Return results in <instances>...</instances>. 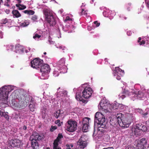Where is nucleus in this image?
Segmentation results:
<instances>
[{"label": "nucleus", "mask_w": 149, "mask_h": 149, "mask_svg": "<svg viewBox=\"0 0 149 149\" xmlns=\"http://www.w3.org/2000/svg\"><path fill=\"white\" fill-rule=\"evenodd\" d=\"M53 149H61V148L60 147H58L53 148Z\"/></svg>", "instance_id": "63"}, {"label": "nucleus", "mask_w": 149, "mask_h": 149, "mask_svg": "<svg viewBox=\"0 0 149 149\" xmlns=\"http://www.w3.org/2000/svg\"><path fill=\"white\" fill-rule=\"evenodd\" d=\"M141 134V131L138 129L136 126L131 128L129 132V134L130 137L134 136L136 137L140 135Z\"/></svg>", "instance_id": "8"}, {"label": "nucleus", "mask_w": 149, "mask_h": 149, "mask_svg": "<svg viewBox=\"0 0 149 149\" xmlns=\"http://www.w3.org/2000/svg\"><path fill=\"white\" fill-rule=\"evenodd\" d=\"M60 120H58L55 121V123L56 124L58 125V126H60L61 125V124L60 123Z\"/></svg>", "instance_id": "49"}, {"label": "nucleus", "mask_w": 149, "mask_h": 149, "mask_svg": "<svg viewBox=\"0 0 149 149\" xmlns=\"http://www.w3.org/2000/svg\"><path fill=\"white\" fill-rule=\"evenodd\" d=\"M105 116L102 114L100 112H97L95 114V122L97 121V120L103 118Z\"/></svg>", "instance_id": "18"}, {"label": "nucleus", "mask_w": 149, "mask_h": 149, "mask_svg": "<svg viewBox=\"0 0 149 149\" xmlns=\"http://www.w3.org/2000/svg\"><path fill=\"white\" fill-rule=\"evenodd\" d=\"M23 129L24 130H26V127L25 125H24L23 127Z\"/></svg>", "instance_id": "64"}, {"label": "nucleus", "mask_w": 149, "mask_h": 149, "mask_svg": "<svg viewBox=\"0 0 149 149\" xmlns=\"http://www.w3.org/2000/svg\"><path fill=\"white\" fill-rule=\"evenodd\" d=\"M31 141V146L33 149H37L39 148L38 144L37 141L30 140Z\"/></svg>", "instance_id": "19"}, {"label": "nucleus", "mask_w": 149, "mask_h": 149, "mask_svg": "<svg viewBox=\"0 0 149 149\" xmlns=\"http://www.w3.org/2000/svg\"><path fill=\"white\" fill-rule=\"evenodd\" d=\"M7 47V50H10L12 51L13 49L14 46L13 45H10V44H8Z\"/></svg>", "instance_id": "38"}, {"label": "nucleus", "mask_w": 149, "mask_h": 149, "mask_svg": "<svg viewBox=\"0 0 149 149\" xmlns=\"http://www.w3.org/2000/svg\"><path fill=\"white\" fill-rule=\"evenodd\" d=\"M94 23L95 24H96V26L97 27H98L100 26V23L99 22H98L97 21H95L94 22Z\"/></svg>", "instance_id": "51"}, {"label": "nucleus", "mask_w": 149, "mask_h": 149, "mask_svg": "<svg viewBox=\"0 0 149 149\" xmlns=\"http://www.w3.org/2000/svg\"><path fill=\"white\" fill-rule=\"evenodd\" d=\"M38 19V16L36 15L32 16L31 17V19L33 22H36Z\"/></svg>", "instance_id": "41"}, {"label": "nucleus", "mask_w": 149, "mask_h": 149, "mask_svg": "<svg viewBox=\"0 0 149 149\" xmlns=\"http://www.w3.org/2000/svg\"><path fill=\"white\" fill-rule=\"evenodd\" d=\"M88 125H83L82 130L84 132H86L87 131L88 128Z\"/></svg>", "instance_id": "31"}, {"label": "nucleus", "mask_w": 149, "mask_h": 149, "mask_svg": "<svg viewBox=\"0 0 149 149\" xmlns=\"http://www.w3.org/2000/svg\"><path fill=\"white\" fill-rule=\"evenodd\" d=\"M17 0V1L18 3L19 4H20V3H21L22 2L21 0Z\"/></svg>", "instance_id": "62"}, {"label": "nucleus", "mask_w": 149, "mask_h": 149, "mask_svg": "<svg viewBox=\"0 0 149 149\" xmlns=\"http://www.w3.org/2000/svg\"><path fill=\"white\" fill-rule=\"evenodd\" d=\"M43 139L42 135H39L36 132H34L30 138V140L39 141L42 140Z\"/></svg>", "instance_id": "11"}, {"label": "nucleus", "mask_w": 149, "mask_h": 149, "mask_svg": "<svg viewBox=\"0 0 149 149\" xmlns=\"http://www.w3.org/2000/svg\"><path fill=\"white\" fill-rule=\"evenodd\" d=\"M30 102V103H31L32 104H35L36 103V102L35 99L32 97H31Z\"/></svg>", "instance_id": "47"}, {"label": "nucleus", "mask_w": 149, "mask_h": 149, "mask_svg": "<svg viewBox=\"0 0 149 149\" xmlns=\"http://www.w3.org/2000/svg\"><path fill=\"white\" fill-rule=\"evenodd\" d=\"M28 10H25L24 11H23V13H24L25 14H27L28 13Z\"/></svg>", "instance_id": "60"}, {"label": "nucleus", "mask_w": 149, "mask_h": 149, "mask_svg": "<svg viewBox=\"0 0 149 149\" xmlns=\"http://www.w3.org/2000/svg\"><path fill=\"white\" fill-rule=\"evenodd\" d=\"M41 37V36L40 35H38L37 33H35L34 34L33 36V38L36 39H38L40 38Z\"/></svg>", "instance_id": "40"}, {"label": "nucleus", "mask_w": 149, "mask_h": 149, "mask_svg": "<svg viewBox=\"0 0 149 149\" xmlns=\"http://www.w3.org/2000/svg\"><path fill=\"white\" fill-rule=\"evenodd\" d=\"M59 141L55 139L54 140L53 143V148L59 147L58 146V142Z\"/></svg>", "instance_id": "34"}, {"label": "nucleus", "mask_w": 149, "mask_h": 149, "mask_svg": "<svg viewBox=\"0 0 149 149\" xmlns=\"http://www.w3.org/2000/svg\"><path fill=\"white\" fill-rule=\"evenodd\" d=\"M34 11L32 10H28V14L29 15H33L34 14Z\"/></svg>", "instance_id": "46"}, {"label": "nucleus", "mask_w": 149, "mask_h": 149, "mask_svg": "<svg viewBox=\"0 0 149 149\" xmlns=\"http://www.w3.org/2000/svg\"><path fill=\"white\" fill-rule=\"evenodd\" d=\"M15 6L18 7V9L19 10H24L26 8V7L24 5L20 4H16Z\"/></svg>", "instance_id": "24"}, {"label": "nucleus", "mask_w": 149, "mask_h": 149, "mask_svg": "<svg viewBox=\"0 0 149 149\" xmlns=\"http://www.w3.org/2000/svg\"><path fill=\"white\" fill-rule=\"evenodd\" d=\"M122 116L123 115L122 113H118L116 115V117H115L114 118H116V119L119 120V121H118L121 122V121H122V120L123 119L122 118Z\"/></svg>", "instance_id": "23"}, {"label": "nucleus", "mask_w": 149, "mask_h": 149, "mask_svg": "<svg viewBox=\"0 0 149 149\" xmlns=\"http://www.w3.org/2000/svg\"><path fill=\"white\" fill-rule=\"evenodd\" d=\"M29 24V22L26 21L22 23L21 24V26L23 27H24L28 25Z\"/></svg>", "instance_id": "42"}, {"label": "nucleus", "mask_w": 149, "mask_h": 149, "mask_svg": "<svg viewBox=\"0 0 149 149\" xmlns=\"http://www.w3.org/2000/svg\"><path fill=\"white\" fill-rule=\"evenodd\" d=\"M5 12H6L7 14H8L10 13V10L9 9H6V11H5Z\"/></svg>", "instance_id": "61"}, {"label": "nucleus", "mask_w": 149, "mask_h": 149, "mask_svg": "<svg viewBox=\"0 0 149 149\" xmlns=\"http://www.w3.org/2000/svg\"><path fill=\"white\" fill-rule=\"evenodd\" d=\"M135 126L140 131L146 132L147 131V129L146 126L141 123L136 124Z\"/></svg>", "instance_id": "17"}, {"label": "nucleus", "mask_w": 149, "mask_h": 149, "mask_svg": "<svg viewBox=\"0 0 149 149\" xmlns=\"http://www.w3.org/2000/svg\"><path fill=\"white\" fill-rule=\"evenodd\" d=\"M66 127L67 131L73 132L77 130V123L75 121L70 120L66 123Z\"/></svg>", "instance_id": "2"}, {"label": "nucleus", "mask_w": 149, "mask_h": 149, "mask_svg": "<svg viewBox=\"0 0 149 149\" xmlns=\"http://www.w3.org/2000/svg\"><path fill=\"white\" fill-rule=\"evenodd\" d=\"M145 44V41L143 40H142L140 42L139 45H144Z\"/></svg>", "instance_id": "55"}, {"label": "nucleus", "mask_w": 149, "mask_h": 149, "mask_svg": "<svg viewBox=\"0 0 149 149\" xmlns=\"http://www.w3.org/2000/svg\"><path fill=\"white\" fill-rule=\"evenodd\" d=\"M135 96H136L137 99H143L144 97V95L143 92L139 91L137 93V94H135Z\"/></svg>", "instance_id": "20"}, {"label": "nucleus", "mask_w": 149, "mask_h": 149, "mask_svg": "<svg viewBox=\"0 0 149 149\" xmlns=\"http://www.w3.org/2000/svg\"><path fill=\"white\" fill-rule=\"evenodd\" d=\"M131 96H132V99L133 100H134L135 99H137V97L136 95H134L135 94H137V93H131Z\"/></svg>", "instance_id": "36"}, {"label": "nucleus", "mask_w": 149, "mask_h": 149, "mask_svg": "<svg viewBox=\"0 0 149 149\" xmlns=\"http://www.w3.org/2000/svg\"><path fill=\"white\" fill-rule=\"evenodd\" d=\"M8 143L12 147H19L21 144V141L18 139H12L9 141Z\"/></svg>", "instance_id": "10"}, {"label": "nucleus", "mask_w": 149, "mask_h": 149, "mask_svg": "<svg viewBox=\"0 0 149 149\" xmlns=\"http://www.w3.org/2000/svg\"><path fill=\"white\" fill-rule=\"evenodd\" d=\"M95 122H97L98 124L97 130L98 131L104 132V129L107 128L105 117L97 120V121Z\"/></svg>", "instance_id": "3"}, {"label": "nucleus", "mask_w": 149, "mask_h": 149, "mask_svg": "<svg viewBox=\"0 0 149 149\" xmlns=\"http://www.w3.org/2000/svg\"><path fill=\"white\" fill-rule=\"evenodd\" d=\"M25 99L24 100L25 101V102H26V103H28L29 102V97H25Z\"/></svg>", "instance_id": "50"}, {"label": "nucleus", "mask_w": 149, "mask_h": 149, "mask_svg": "<svg viewBox=\"0 0 149 149\" xmlns=\"http://www.w3.org/2000/svg\"><path fill=\"white\" fill-rule=\"evenodd\" d=\"M115 70H118L119 71H122L123 72H124L123 70L121 69L120 68L118 67H116L115 68Z\"/></svg>", "instance_id": "53"}, {"label": "nucleus", "mask_w": 149, "mask_h": 149, "mask_svg": "<svg viewBox=\"0 0 149 149\" xmlns=\"http://www.w3.org/2000/svg\"><path fill=\"white\" fill-rule=\"evenodd\" d=\"M64 21L65 22H67V21H69L70 22H71L72 21V19L70 18L69 16H67L66 19L64 20Z\"/></svg>", "instance_id": "39"}, {"label": "nucleus", "mask_w": 149, "mask_h": 149, "mask_svg": "<svg viewBox=\"0 0 149 149\" xmlns=\"http://www.w3.org/2000/svg\"><path fill=\"white\" fill-rule=\"evenodd\" d=\"M57 126H52L50 128V131L51 132H53L55 130L57 129Z\"/></svg>", "instance_id": "44"}, {"label": "nucleus", "mask_w": 149, "mask_h": 149, "mask_svg": "<svg viewBox=\"0 0 149 149\" xmlns=\"http://www.w3.org/2000/svg\"><path fill=\"white\" fill-rule=\"evenodd\" d=\"M116 78L118 80H119L121 79V77L117 75H116Z\"/></svg>", "instance_id": "57"}, {"label": "nucleus", "mask_w": 149, "mask_h": 149, "mask_svg": "<svg viewBox=\"0 0 149 149\" xmlns=\"http://www.w3.org/2000/svg\"><path fill=\"white\" fill-rule=\"evenodd\" d=\"M125 149H135V148L133 146H129L128 147H127Z\"/></svg>", "instance_id": "54"}, {"label": "nucleus", "mask_w": 149, "mask_h": 149, "mask_svg": "<svg viewBox=\"0 0 149 149\" xmlns=\"http://www.w3.org/2000/svg\"><path fill=\"white\" fill-rule=\"evenodd\" d=\"M90 119L89 118H84L82 121L83 125L89 124V122Z\"/></svg>", "instance_id": "27"}, {"label": "nucleus", "mask_w": 149, "mask_h": 149, "mask_svg": "<svg viewBox=\"0 0 149 149\" xmlns=\"http://www.w3.org/2000/svg\"><path fill=\"white\" fill-rule=\"evenodd\" d=\"M8 19L5 18L4 19H3L1 21V23L2 24H5L8 22Z\"/></svg>", "instance_id": "48"}, {"label": "nucleus", "mask_w": 149, "mask_h": 149, "mask_svg": "<svg viewBox=\"0 0 149 149\" xmlns=\"http://www.w3.org/2000/svg\"><path fill=\"white\" fill-rule=\"evenodd\" d=\"M8 88L10 89H8V92L3 91L1 89H0V101L6 102L7 100L8 97V93L11 92L13 90V89L10 86H9Z\"/></svg>", "instance_id": "5"}, {"label": "nucleus", "mask_w": 149, "mask_h": 149, "mask_svg": "<svg viewBox=\"0 0 149 149\" xmlns=\"http://www.w3.org/2000/svg\"><path fill=\"white\" fill-rule=\"evenodd\" d=\"M43 12L45 16V19L50 16L53 15L52 10L49 9L45 8L43 10Z\"/></svg>", "instance_id": "14"}, {"label": "nucleus", "mask_w": 149, "mask_h": 149, "mask_svg": "<svg viewBox=\"0 0 149 149\" xmlns=\"http://www.w3.org/2000/svg\"><path fill=\"white\" fill-rule=\"evenodd\" d=\"M66 149H77L76 148H73V145L71 143L70 144H67L66 145Z\"/></svg>", "instance_id": "35"}, {"label": "nucleus", "mask_w": 149, "mask_h": 149, "mask_svg": "<svg viewBox=\"0 0 149 149\" xmlns=\"http://www.w3.org/2000/svg\"><path fill=\"white\" fill-rule=\"evenodd\" d=\"M60 110H58L54 113V116L56 118H58L60 116Z\"/></svg>", "instance_id": "28"}, {"label": "nucleus", "mask_w": 149, "mask_h": 149, "mask_svg": "<svg viewBox=\"0 0 149 149\" xmlns=\"http://www.w3.org/2000/svg\"><path fill=\"white\" fill-rule=\"evenodd\" d=\"M93 91L92 89L89 87H86L84 88L82 92V95L81 93H77L76 98L77 100L84 102V100L83 97L85 99H88L90 97Z\"/></svg>", "instance_id": "1"}, {"label": "nucleus", "mask_w": 149, "mask_h": 149, "mask_svg": "<svg viewBox=\"0 0 149 149\" xmlns=\"http://www.w3.org/2000/svg\"><path fill=\"white\" fill-rule=\"evenodd\" d=\"M124 93L125 95H123L121 97L122 99L125 97L126 96H130L131 95V93H132L133 92H130L127 90H125V91Z\"/></svg>", "instance_id": "25"}, {"label": "nucleus", "mask_w": 149, "mask_h": 149, "mask_svg": "<svg viewBox=\"0 0 149 149\" xmlns=\"http://www.w3.org/2000/svg\"><path fill=\"white\" fill-rule=\"evenodd\" d=\"M131 5V4L130 3H128V4H127V5L126 6L128 7L127 10H128V11L130 10L129 7Z\"/></svg>", "instance_id": "56"}, {"label": "nucleus", "mask_w": 149, "mask_h": 149, "mask_svg": "<svg viewBox=\"0 0 149 149\" xmlns=\"http://www.w3.org/2000/svg\"><path fill=\"white\" fill-rule=\"evenodd\" d=\"M35 104H32L31 103H30L29 105V107L30 110L31 111H34L35 109Z\"/></svg>", "instance_id": "29"}, {"label": "nucleus", "mask_w": 149, "mask_h": 149, "mask_svg": "<svg viewBox=\"0 0 149 149\" xmlns=\"http://www.w3.org/2000/svg\"><path fill=\"white\" fill-rule=\"evenodd\" d=\"M43 61L39 58H35L31 61V66L33 68H40L43 65Z\"/></svg>", "instance_id": "6"}, {"label": "nucleus", "mask_w": 149, "mask_h": 149, "mask_svg": "<svg viewBox=\"0 0 149 149\" xmlns=\"http://www.w3.org/2000/svg\"><path fill=\"white\" fill-rule=\"evenodd\" d=\"M136 111L137 112H138L141 115H143V117L145 116L148 114L147 112H146L144 113L143 112L142 109H141L138 108L136 109Z\"/></svg>", "instance_id": "26"}, {"label": "nucleus", "mask_w": 149, "mask_h": 149, "mask_svg": "<svg viewBox=\"0 0 149 149\" xmlns=\"http://www.w3.org/2000/svg\"><path fill=\"white\" fill-rule=\"evenodd\" d=\"M102 149H114L112 147H108L107 148H104Z\"/></svg>", "instance_id": "59"}, {"label": "nucleus", "mask_w": 149, "mask_h": 149, "mask_svg": "<svg viewBox=\"0 0 149 149\" xmlns=\"http://www.w3.org/2000/svg\"><path fill=\"white\" fill-rule=\"evenodd\" d=\"M121 124L124 127H127L131 123V121L128 118H125L121 121Z\"/></svg>", "instance_id": "16"}, {"label": "nucleus", "mask_w": 149, "mask_h": 149, "mask_svg": "<svg viewBox=\"0 0 149 149\" xmlns=\"http://www.w3.org/2000/svg\"><path fill=\"white\" fill-rule=\"evenodd\" d=\"M59 49H61L62 50H64V47L62 46H60L59 47Z\"/></svg>", "instance_id": "58"}, {"label": "nucleus", "mask_w": 149, "mask_h": 149, "mask_svg": "<svg viewBox=\"0 0 149 149\" xmlns=\"http://www.w3.org/2000/svg\"><path fill=\"white\" fill-rule=\"evenodd\" d=\"M12 13H13L15 17L16 18H18L21 16V14L17 10H13L12 11Z\"/></svg>", "instance_id": "21"}, {"label": "nucleus", "mask_w": 149, "mask_h": 149, "mask_svg": "<svg viewBox=\"0 0 149 149\" xmlns=\"http://www.w3.org/2000/svg\"><path fill=\"white\" fill-rule=\"evenodd\" d=\"M145 2L147 6L149 8V0H145Z\"/></svg>", "instance_id": "52"}, {"label": "nucleus", "mask_w": 149, "mask_h": 149, "mask_svg": "<svg viewBox=\"0 0 149 149\" xmlns=\"http://www.w3.org/2000/svg\"><path fill=\"white\" fill-rule=\"evenodd\" d=\"M95 122H97L98 124L97 130L98 131L104 132V129L107 128L105 117L97 120V121Z\"/></svg>", "instance_id": "4"}, {"label": "nucleus", "mask_w": 149, "mask_h": 149, "mask_svg": "<svg viewBox=\"0 0 149 149\" xmlns=\"http://www.w3.org/2000/svg\"><path fill=\"white\" fill-rule=\"evenodd\" d=\"M59 93L60 95L62 96H65L67 95V92L65 90H62L60 91Z\"/></svg>", "instance_id": "30"}, {"label": "nucleus", "mask_w": 149, "mask_h": 149, "mask_svg": "<svg viewBox=\"0 0 149 149\" xmlns=\"http://www.w3.org/2000/svg\"><path fill=\"white\" fill-rule=\"evenodd\" d=\"M63 137V136L62 135V134H58V137H57L56 139L58 141H60V139L62 138Z\"/></svg>", "instance_id": "45"}, {"label": "nucleus", "mask_w": 149, "mask_h": 149, "mask_svg": "<svg viewBox=\"0 0 149 149\" xmlns=\"http://www.w3.org/2000/svg\"><path fill=\"white\" fill-rule=\"evenodd\" d=\"M10 0H6L5 1L4 5L8 7H10Z\"/></svg>", "instance_id": "43"}, {"label": "nucleus", "mask_w": 149, "mask_h": 149, "mask_svg": "<svg viewBox=\"0 0 149 149\" xmlns=\"http://www.w3.org/2000/svg\"><path fill=\"white\" fill-rule=\"evenodd\" d=\"M65 59L64 58H62L60 59L58 61V64L61 65H63L65 63Z\"/></svg>", "instance_id": "32"}, {"label": "nucleus", "mask_w": 149, "mask_h": 149, "mask_svg": "<svg viewBox=\"0 0 149 149\" xmlns=\"http://www.w3.org/2000/svg\"><path fill=\"white\" fill-rule=\"evenodd\" d=\"M45 20L50 26H54L56 24V19L53 15L49 16L48 18L46 19Z\"/></svg>", "instance_id": "13"}, {"label": "nucleus", "mask_w": 149, "mask_h": 149, "mask_svg": "<svg viewBox=\"0 0 149 149\" xmlns=\"http://www.w3.org/2000/svg\"><path fill=\"white\" fill-rule=\"evenodd\" d=\"M147 143L146 139L142 138L137 142L136 146V149H145Z\"/></svg>", "instance_id": "7"}, {"label": "nucleus", "mask_w": 149, "mask_h": 149, "mask_svg": "<svg viewBox=\"0 0 149 149\" xmlns=\"http://www.w3.org/2000/svg\"><path fill=\"white\" fill-rule=\"evenodd\" d=\"M87 10L84 11V10L82 9H81V12L80 13V16L84 15L86 16L87 14Z\"/></svg>", "instance_id": "37"}, {"label": "nucleus", "mask_w": 149, "mask_h": 149, "mask_svg": "<svg viewBox=\"0 0 149 149\" xmlns=\"http://www.w3.org/2000/svg\"><path fill=\"white\" fill-rule=\"evenodd\" d=\"M15 49L17 51H20L22 52H24V48L23 46L19 44H17L15 47Z\"/></svg>", "instance_id": "22"}, {"label": "nucleus", "mask_w": 149, "mask_h": 149, "mask_svg": "<svg viewBox=\"0 0 149 149\" xmlns=\"http://www.w3.org/2000/svg\"><path fill=\"white\" fill-rule=\"evenodd\" d=\"M118 121H119V120H118L114 118L110 120L109 123L113 127H115L118 124L120 126H123L122 125L121 123Z\"/></svg>", "instance_id": "15"}, {"label": "nucleus", "mask_w": 149, "mask_h": 149, "mask_svg": "<svg viewBox=\"0 0 149 149\" xmlns=\"http://www.w3.org/2000/svg\"><path fill=\"white\" fill-rule=\"evenodd\" d=\"M3 116L4 118H5V119L8 120L9 119V116L5 112H3L2 113L1 115V117Z\"/></svg>", "instance_id": "33"}, {"label": "nucleus", "mask_w": 149, "mask_h": 149, "mask_svg": "<svg viewBox=\"0 0 149 149\" xmlns=\"http://www.w3.org/2000/svg\"><path fill=\"white\" fill-rule=\"evenodd\" d=\"M40 68L41 72L45 73H48L50 70L49 65L45 63H43L42 67H40Z\"/></svg>", "instance_id": "12"}, {"label": "nucleus", "mask_w": 149, "mask_h": 149, "mask_svg": "<svg viewBox=\"0 0 149 149\" xmlns=\"http://www.w3.org/2000/svg\"><path fill=\"white\" fill-rule=\"evenodd\" d=\"M84 136H81L79 141L77 142V145H79V147L82 149L86 147L87 145V142L84 139Z\"/></svg>", "instance_id": "9"}]
</instances>
